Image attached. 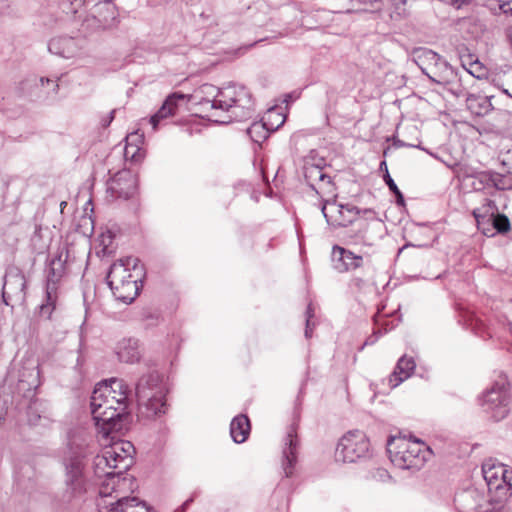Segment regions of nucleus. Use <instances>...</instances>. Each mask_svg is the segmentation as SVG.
I'll use <instances>...</instances> for the list:
<instances>
[{"instance_id": "1", "label": "nucleus", "mask_w": 512, "mask_h": 512, "mask_svg": "<svg viewBox=\"0 0 512 512\" xmlns=\"http://www.w3.org/2000/svg\"><path fill=\"white\" fill-rule=\"evenodd\" d=\"M203 89L205 92L216 90L212 85H204ZM199 104L211 109V117H216L219 110L227 113L224 119H214L215 122L222 124L250 119L255 112V104L250 91L245 86L235 83L217 89V94L213 99H203Z\"/></svg>"}, {"instance_id": "2", "label": "nucleus", "mask_w": 512, "mask_h": 512, "mask_svg": "<svg viewBox=\"0 0 512 512\" xmlns=\"http://www.w3.org/2000/svg\"><path fill=\"white\" fill-rule=\"evenodd\" d=\"M106 383H98L91 395L90 408L95 425L109 435L113 431H121L129 420L128 407L110 396Z\"/></svg>"}, {"instance_id": "3", "label": "nucleus", "mask_w": 512, "mask_h": 512, "mask_svg": "<svg viewBox=\"0 0 512 512\" xmlns=\"http://www.w3.org/2000/svg\"><path fill=\"white\" fill-rule=\"evenodd\" d=\"M144 277L145 270L140 260L129 256L114 262L106 279L115 298L130 304L138 296Z\"/></svg>"}, {"instance_id": "4", "label": "nucleus", "mask_w": 512, "mask_h": 512, "mask_svg": "<svg viewBox=\"0 0 512 512\" xmlns=\"http://www.w3.org/2000/svg\"><path fill=\"white\" fill-rule=\"evenodd\" d=\"M167 388L163 376L157 371L144 374L135 385V397L138 404V416L154 419L165 414Z\"/></svg>"}, {"instance_id": "5", "label": "nucleus", "mask_w": 512, "mask_h": 512, "mask_svg": "<svg viewBox=\"0 0 512 512\" xmlns=\"http://www.w3.org/2000/svg\"><path fill=\"white\" fill-rule=\"evenodd\" d=\"M387 452L394 466L406 470H420L431 457L432 451L419 439L407 440L391 436L387 440Z\"/></svg>"}, {"instance_id": "6", "label": "nucleus", "mask_w": 512, "mask_h": 512, "mask_svg": "<svg viewBox=\"0 0 512 512\" xmlns=\"http://www.w3.org/2000/svg\"><path fill=\"white\" fill-rule=\"evenodd\" d=\"M70 262V251L66 245L59 246L48 259L46 268V302L40 306V314L50 318L56 307L58 288L67 274Z\"/></svg>"}, {"instance_id": "7", "label": "nucleus", "mask_w": 512, "mask_h": 512, "mask_svg": "<svg viewBox=\"0 0 512 512\" xmlns=\"http://www.w3.org/2000/svg\"><path fill=\"white\" fill-rule=\"evenodd\" d=\"M483 411L493 420L504 419L510 411V383L505 374L500 373L479 398Z\"/></svg>"}, {"instance_id": "8", "label": "nucleus", "mask_w": 512, "mask_h": 512, "mask_svg": "<svg viewBox=\"0 0 512 512\" xmlns=\"http://www.w3.org/2000/svg\"><path fill=\"white\" fill-rule=\"evenodd\" d=\"M482 474L491 501L501 503L512 495V469L508 466L495 458H488L482 463Z\"/></svg>"}, {"instance_id": "9", "label": "nucleus", "mask_w": 512, "mask_h": 512, "mask_svg": "<svg viewBox=\"0 0 512 512\" xmlns=\"http://www.w3.org/2000/svg\"><path fill=\"white\" fill-rule=\"evenodd\" d=\"M371 456L369 439L363 431L353 430L346 433L339 441L335 458L344 463H354Z\"/></svg>"}, {"instance_id": "10", "label": "nucleus", "mask_w": 512, "mask_h": 512, "mask_svg": "<svg viewBox=\"0 0 512 512\" xmlns=\"http://www.w3.org/2000/svg\"><path fill=\"white\" fill-rule=\"evenodd\" d=\"M26 298V278L23 271L14 265L7 267L3 277L2 302L7 306L22 303Z\"/></svg>"}, {"instance_id": "11", "label": "nucleus", "mask_w": 512, "mask_h": 512, "mask_svg": "<svg viewBox=\"0 0 512 512\" xmlns=\"http://www.w3.org/2000/svg\"><path fill=\"white\" fill-rule=\"evenodd\" d=\"M114 458L111 456L105 448L102 453L97 455L93 461V468L95 476L98 478L105 477L106 482L102 484L99 490V495L106 497L110 495L109 489L115 490L116 485L120 484V481H125V478H121L124 471H120L113 467Z\"/></svg>"}, {"instance_id": "12", "label": "nucleus", "mask_w": 512, "mask_h": 512, "mask_svg": "<svg viewBox=\"0 0 512 512\" xmlns=\"http://www.w3.org/2000/svg\"><path fill=\"white\" fill-rule=\"evenodd\" d=\"M454 505L457 512H488L485 494L473 487L456 493Z\"/></svg>"}, {"instance_id": "13", "label": "nucleus", "mask_w": 512, "mask_h": 512, "mask_svg": "<svg viewBox=\"0 0 512 512\" xmlns=\"http://www.w3.org/2000/svg\"><path fill=\"white\" fill-rule=\"evenodd\" d=\"M332 267L339 273H347L364 267V259L352 251L334 245L331 252Z\"/></svg>"}, {"instance_id": "14", "label": "nucleus", "mask_w": 512, "mask_h": 512, "mask_svg": "<svg viewBox=\"0 0 512 512\" xmlns=\"http://www.w3.org/2000/svg\"><path fill=\"white\" fill-rule=\"evenodd\" d=\"M136 192V178L130 171H121L108 182L107 193L113 198L127 200Z\"/></svg>"}, {"instance_id": "15", "label": "nucleus", "mask_w": 512, "mask_h": 512, "mask_svg": "<svg viewBox=\"0 0 512 512\" xmlns=\"http://www.w3.org/2000/svg\"><path fill=\"white\" fill-rule=\"evenodd\" d=\"M299 449V440L297 437L296 427L290 426L283 440L282 448V468L286 477H291L294 473L297 463V455Z\"/></svg>"}, {"instance_id": "16", "label": "nucleus", "mask_w": 512, "mask_h": 512, "mask_svg": "<svg viewBox=\"0 0 512 512\" xmlns=\"http://www.w3.org/2000/svg\"><path fill=\"white\" fill-rule=\"evenodd\" d=\"M325 166L324 159H319L315 162L313 158L309 157L305 159L303 166V174L307 184L319 194L318 189L315 187L317 182L332 184L331 177L323 172Z\"/></svg>"}, {"instance_id": "17", "label": "nucleus", "mask_w": 512, "mask_h": 512, "mask_svg": "<svg viewBox=\"0 0 512 512\" xmlns=\"http://www.w3.org/2000/svg\"><path fill=\"white\" fill-rule=\"evenodd\" d=\"M81 40L70 36H59L52 38L48 43V50L63 58L76 56L81 49Z\"/></svg>"}, {"instance_id": "18", "label": "nucleus", "mask_w": 512, "mask_h": 512, "mask_svg": "<svg viewBox=\"0 0 512 512\" xmlns=\"http://www.w3.org/2000/svg\"><path fill=\"white\" fill-rule=\"evenodd\" d=\"M274 115L280 118V122L277 125L269 124L265 120L255 121L250 125V127L247 129V134L253 142L258 144L262 143L268 138L271 132L277 130L280 126L283 125L285 121L284 117L276 113L275 110H269L267 113V118L270 119Z\"/></svg>"}, {"instance_id": "19", "label": "nucleus", "mask_w": 512, "mask_h": 512, "mask_svg": "<svg viewBox=\"0 0 512 512\" xmlns=\"http://www.w3.org/2000/svg\"><path fill=\"white\" fill-rule=\"evenodd\" d=\"M105 449L114 458L113 467L120 471H126L132 464V452L134 447L129 441L115 442Z\"/></svg>"}, {"instance_id": "20", "label": "nucleus", "mask_w": 512, "mask_h": 512, "mask_svg": "<svg viewBox=\"0 0 512 512\" xmlns=\"http://www.w3.org/2000/svg\"><path fill=\"white\" fill-rule=\"evenodd\" d=\"M116 354L121 362H138L141 357L138 340L133 338L122 339L116 346Z\"/></svg>"}, {"instance_id": "21", "label": "nucleus", "mask_w": 512, "mask_h": 512, "mask_svg": "<svg viewBox=\"0 0 512 512\" xmlns=\"http://www.w3.org/2000/svg\"><path fill=\"white\" fill-rule=\"evenodd\" d=\"M184 95L180 93H173L169 95L160 109L150 118V124L153 127V130H156L160 121L166 119L170 116H173L177 110V102L178 100H183Z\"/></svg>"}, {"instance_id": "22", "label": "nucleus", "mask_w": 512, "mask_h": 512, "mask_svg": "<svg viewBox=\"0 0 512 512\" xmlns=\"http://www.w3.org/2000/svg\"><path fill=\"white\" fill-rule=\"evenodd\" d=\"M416 367V363L413 357H408L407 355H403L397 362L394 371L391 373L389 377V382L392 387H397L404 380L409 378L414 369Z\"/></svg>"}, {"instance_id": "23", "label": "nucleus", "mask_w": 512, "mask_h": 512, "mask_svg": "<svg viewBox=\"0 0 512 512\" xmlns=\"http://www.w3.org/2000/svg\"><path fill=\"white\" fill-rule=\"evenodd\" d=\"M466 110L475 116H484L492 109V104L487 96L462 94Z\"/></svg>"}, {"instance_id": "24", "label": "nucleus", "mask_w": 512, "mask_h": 512, "mask_svg": "<svg viewBox=\"0 0 512 512\" xmlns=\"http://www.w3.org/2000/svg\"><path fill=\"white\" fill-rule=\"evenodd\" d=\"M250 421L244 414L235 416L230 424V435L235 443H243L250 433Z\"/></svg>"}, {"instance_id": "25", "label": "nucleus", "mask_w": 512, "mask_h": 512, "mask_svg": "<svg viewBox=\"0 0 512 512\" xmlns=\"http://www.w3.org/2000/svg\"><path fill=\"white\" fill-rule=\"evenodd\" d=\"M108 512H150L145 503L136 497H122L114 503H110Z\"/></svg>"}, {"instance_id": "26", "label": "nucleus", "mask_w": 512, "mask_h": 512, "mask_svg": "<svg viewBox=\"0 0 512 512\" xmlns=\"http://www.w3.org/2000/svg\"><path fill=\"white\" fill-rule=\"evenodd\" d=\"M99 26L106 29L117 23V12L115 6L109 2H102L96 5V15Z\"/></svg>"}, {"instance_id": "27", "label": "nucleus", "mask_w": 512, "mask_h": 512, "mask_svg": "<svg viewBox=\"0 0 512 512\" xmlns=\"http://www.w3.org/2000/svg\"><path fill=\"white\" fill-rule=\"evenodd\" d=\"M101 383H106L107 388L111 390L110 396H117V400L124 402L127 406L129 405L132 397V390L123 379L111 378L109 380H104Z\"/></svg>"}, {"instance_id": "28", "label": "nucleus", "mask_w": 512, "mask_h": 512, "mask_svg": "<svg viewBox=\"0 0 512 512\" xmlns=\"http://www.w3.org/2000/svg\"><path fill=\"white\" fill-rule=\"evenodd\" d=\"M65 480L80 479L84 477V462L80 455H73L64 461Z\"/></svg>"}, {"instance_id": "29", "label": "nucleus", "mask_w": 512, "mask_h": 512, "mask_svg": "<svg viewBox=\"0 0 512 512\" xmlns=\"http://www.w3.org/2000/svg\"><path fill=\"white\" fill-rule=\"evenodd\" d=\"M327 205H330L331 206V211L334 210V212H336V201L335 200H323L322 203H321V212L324 216V218L326 219V222L331 225V226H334V227H347L349 226L350 224L353 223V218H349V219H342V218H339V217H335L333 215V212L331 214H329L327 212Z\"/></svg>"}, {"instance_id": "30", "label": "nucleus", "mask_w": 512, "mask_h": 512, "mask_svg": "<svg viewBox=\"0 0 512 512\" xmlns=\"http://www.w3.org/2000/svg\"><path fill=\"white\" fill-rule=\"evenodd\" d=\"M139 136L137 133L130 134L126 137V145L124 148L125 159H130L133 162H138L144 157V151L140 146L134 144V140H138Z\"/></svg>"}, {"instance_id": "31", "label": "nucleus", "mask_w": 512, "mask_h": 512, "mask_svg": "<svg viewBox=\"0 0 512 512\" xmlns=\"http://www.w3.org/2000/svg\"><path fill=\"white\" fill-rule=\"evenodd\" d=\"M382 10V0H350L347 12H376Z\"/></svg>"}, {"instance_id": "32", "label": "nucleus", "mask_w": 512, "mask_h": 512, "mask_svg": "<svg viewBox=\"0 0 512 512\" xmlns=\"http://www.w3.org/2000/svg\"><path fill=\"white\" fill-rule=\"evenodd\" d=\"M407 0H382V10L386 9L393 20H398L406 15Z\"/></svg>"}, {"instance_id": "33", "label": "nucleus", "mask_w": 512, "mask_h": 512, "mask_svg": "<svg viewBox=\"0 0 512 512\" xmlns=\"http://www.w3.org/2000/svg\"><path fill=\"white\" fill-rule=\"evenodd\" d=\"M413 57H414L415 62L418 64V66L423 71H424V68L422 66L423 64L428 62L430 64L437 65L439 58H440L437 53H435L434 51H432L428 48H424V47L415 48L413 50Z\"/></svg>"}, {"instance_id": "34", "label": "nucleus", "mask_w": 512, "mask_h": 512, "mask_svg": "<svg viewBox=\"0 0 512 512\" xmlns=\"http://www.w3.org/2000/svg\"><path fill=\"white\" fill-rule=\"evenodd\" d=\"M66 492L70 494V498H77L86 492L85 478L65 480Z\"/></svg>"}, {"instance_id": "35", "label": "nucleus", "mask_w": 512, "mask_h": 512, "mask_svg": "<svg viewBox=\"0 0 512 512\" xmlns=\"http://www.w3.org/2000/svg\"><path fill=\"white\" fill-rule=\"evenodd\" d=\"M46 412L45 405L39 400H34L28 406L27 415L28 421L32 425H36L38 421L41 419L42 414Z\"/></svg>"}, {"instance_id": "36", "label": "nucleus", "mask_w": 512, "mask_h": 512, "mask_svg": "<svg viewBox=\"0 0 512 512\" xmlns=\"http://www.w3.org/2000/svg\"><path fill=\"white\" fill-rule=\"evenodd\" d=\"M384 182L389 187V190L395 195L396 197V203L399 206L405 205V200L402 192L399 190L398 186L390 176L388 170H386V173L383 176Z\"/></svg>"}, {"instance_id": "37", "label": "nucleus", "mask_w": 512, "mask_h": 512, "mask_svg": "<svg viewBox=\"0 0 512 512\" xmlns=\"http://www.w3.org/2000/svg\"><path fill=\"white\" fill-rule=\"evenodd\" d=\"M489 220H492L493 227L499 233H505L510 229V222L507 216L504 214L494 215L493 213L490 215Z\"/></svg>"}, {"instance_id": "38", "label": "nucleus", "mask_w": 512, "mask_h": 512, "mask_svg": "<svg viewBox=\"0 0 512 512\" xmlns=\"http://www.w3.org/2000/svg\"><path fill=\"white\" fill-rule=\"evenodd\" d=\"M465 325L474 331L475 334L482 336L484 329V323L481 319L475 316L473 313H469L465 316Z\"/></svg>"}, {"instance_id": "39", "label": "nucleus", "mask_w": 512, "mask_h": 512, "mask_svg": "<svg viewBox=\"0 0 512 512\" xmlns=\"http://www.w3.org/2000/svg\"><path fill=\"white\" fill-rule=\"evenodd\" d=\"M84 3L85 0H65L62 3V7L66 13L75 14Z\"/></svg>"}, {"instance_id": "40", "label": "nucleus", "mask_w": 512, "mask_h": 512, "mask_svg": "<svg viewBox=\"0 0 512 512\" xmlns=\"http://www.w3.org/2000/svg\"><path fill=\"white\" fill-rule=\"evenodd\" d=\"M370 477L379 482H386L391 479L389 472L384 468H375L370 472Z\"/></svg>"}, {"instance_id": "41", "label": "nucleus", "mask_w": 512, "mask_h": 512, "mask_svg": "<svg viewBox=\"0 0 512 512\" xmlns=\"http://www.w3.org/2000/svg\"><path fill=\"white\" fill-rule=\"evenodd\" d=\"M343 210H345V212H347L349 214L348 216H353L354 218H355L356 215H358L360 213V209L358 207H356V206L349 205V204L337 205L336 212L338 214H342Z\"/></svg>"}, {"instance_id": "42", "label": "nucleus", "mask_w": 512, "mask_h": 512, "mask_svg": "<svg viewBox=\"0 0 512 512\" xmlns=\"http://www.w3.org/2000/svg\"><path fill=\"white\" fill-rule=\"evenodd\" d=\"M499 9L503 14L512 16V0L499 4Z\"/></svg>"}, {"instance_id": "43", "label": "nucleus", "mask_w": 512, "mask_h": 512, "mask_svg": "<svg viewBox=\"0 0 512 512\" xmlns=\"http://www.w3.org/2000/svg\"><path fill=\"white\" fill-rule=\"evenodd\" d=\"M314 323H312L309 319H306V326H305V337L307 339L312 337Z\"/></svg>"}, {"instance_id": "44", "label": "nucleus", "mask_w": 512, "mask_h": 512, "mask_svg": "<svg viewBox=\"0 0 512 512\" xmlns=\"http://www.w3.org/2000/svg\"><path fill=\"white\" fill-rule=\"evenodd\" d=\"M470 0H450V5L455 6L457 9L463 7L464 5H468Z\"/></svg>"}, {"instance_id": "45", "label": "nucleus", "mask_w": 512, "mask_h": 512, "mask_svg": "<svg viewBox=\"0 0 512 512\" xmlns=\"http://www.w3.org/2000/svg\"><path fill=\"white\" fill-rule=\"evenodd\" d=\"M40 82H41L42 85H44L45 83L49 84L50 82H52L53 83V92L54 93L58 92L59 85L57 83H54L53 80H51L49 78L41 77L40 78Z\"/></svg>"}, {"instance_id": "46", "label": "nucleus", "mask_w": 512, "mask_h": 512, "mask_svg": "<svg viewBox=\"0 0 512 512\" xmlns=\"http://www.w3.org/2000/svg\"><path fill=\"white\" fill-rule=\"evenodd\" d=\"M115 112H116V110H112V111L109 113V115H108L107 119H104V120H103V126H104V127L109 126V125H110V123L113 121V119H114V115H115Z\"/></svg>"}, {"instance_id": "47", "label": "nucleus", "mask_w": 512, "mask_h": 512, "mask_svg": "<svg viewBox=\"0 0 512 512\" xmlns=\"http://www.w3.org/2000/svg\"><path fill=\"white\" fill-rule=\"evenodd\" d=\"M163 0H146V5L150 8H156L162 4Z\"/></svg>"}, {"instance_id": "48", "label": "nucleus", "mask_w": 512, "mask_h": 512, "mask_svg": "<svg viewBox=\"0 0 512 512\" xmlns=\"http://www.w3.org/2000/svg\"><path fill=\"white\" fill-rule=\"evenodd\" d=\"M378 339V336L376 335V333H374L373 335L369 336L366 341L364 342V345H373Z\"/></svg>"}, {"instance_id": "49", "label": "nucleus", "mask_w": 512, "mask_h": 512, "mask_svg": "<svg viewBox=\"0 0 512 512\" xmlns=\"http://www.w3.org/2000/svg\"><path fill=\"white\" fill-rule=\"evenodd\" d=\"M314 316V310L312 308V305L309 304L307 306V309H306V319H309L311 321V319L313 318Z\"/></svg>"}, {"instance_id": "50", "label": "nucleus", "mask_w": 512, "mask_h": 512, "mask_svg": "<svg viewBox=\"0 0 512 512\" xmlns=\"http://www.w3.org/2000/svg\"><path fill=\"white\" fill-rule=\"evenodd\" d=\"M333 212V215L335 217H339V218H342V219H349V218H353V222L355 221V218L353 216H346L345 215V210H343V213L342 214H338L337 212H334V210L332 211Z\"/></svg>"}, {"instance_id": "51", "label": "nucleus", "mask_w": 512, "mask_h": 512, "mask_svg": "<svg viewBox=\"0 0 512 512\" xmlns=\"http://www.w3.org/2000/svg\"><path fill=\"white\" fill-rule=\"evenodd\" d=\"M33 372L35 373V378H36V381H35V387H37L39 385V381H38V378H39V375H40V370L38 367H35L33 369Z\"/></svg>"}, {"instance_id": "52", "label": "nucleus", "mask_w": 512, "mask_h": 512, "mask_svg": "<svg viewBox=\"0 0 512 512\" xmlns=\"http://www.w3.org/2000/svg\"><path fill=\"white\" fill-rule=\"evenodd\" d=\"M192 501H193V499H192V498H190V499L186 500V501L182 504V506H181V508H180V509H181V512H184V511L186 510V508L188 507V505H189Z\"/></svg>"}, {"instance_id": "53", "label": "nucleus", "mask_w": 512, "mask_h": 512, "mask_svg": "<svg viewBox=\"0 0 512 512\" xmlns=\"http://www.w3.org/2000/svg\"><path fill=\"white\" fill-rule=\"evenodd\" d=\"M272 5L279 6L286 3L287 0H269Z\"/></svg>"}, {"instance_id": "54", "label": "nucleus", "mask_w": 512, "mask_h": 512, "mask_svg": "<svg viewBox=\"0 0 512 512\" xmlns=\"http://www.w3.org/2000/svg\"><path fill=\"white\" fill-rule=\"evenodd\" d=\"M353 282L355 283V285H356L357 287H361V286L363 285V283H364V280H363V279H361V278H354V279H353Z\"/></svg>"}, {"instance_id": "55", "label": "nucleus", "mask_w": 512, "mask_h": 512, "mask_svg": "<svg viewBox=\"0 0 512 512\" xmlns=\"http://www.w3.org/2000/svg\"><path fill=\"white\" fill-rule=\"evenodd\" d=\"M394 145L397 146V147L406 146V144L403 141L399 140V139L394 141Z\"/></svg>"}, {"instance_id": "56", "label": "nucleus", "mask_w": 512, "mask_h": 512, "mask_svg": "<svg viewBox=\"0 0 512 512\" xmlns=\"http://www.w3.org/2000/svg\"><path fill=\"white\" fill-rule=\"evenodd\" d=\"M473 214H474V217H475V219H476V221H477V223H478V225H479V224L481 223V222H480V215L477 213V211H476V210L473 212Z\"/></svg>"}, {"instance_id": "57", "label": "nucleus", "mask_w": 512, "mask_h": 512, "mask_svg": "<svg viewBox=\"0 0 512 512\" xmlns=\"http://www.w3.org/2000/svg\"><path fill=\"white\" fill-rule=\"evenodd\" d=\"M380 169H381V170L385 169V171H386V170H388V169H387V165H386V162H385V161H382V162L380 163Z\"/></svg>"}, {"instance_id": "58", "label": "nucleus", "mask_w": 512, "mask_h": 512, "mask_svg": "<svg viewBox=\"0 0 512 512\" xmlns=\"http://www.w3.org/2000/svg\"><path fill=\"white\" fill-rule=\"evenodd\" d=\"M427 152H428L431 156H433L434 158H436V159H438V160H440V161L444 162V160H442L440 157H438V155H435V154H433V153H431V152H429V151H427Z\"/></svg>"}, {"instance_id": "59", "label": "nucleus", "mask_w": 512, "mask_h": 512, "mask_svg": "<svg viewBox=\"0 0 512 512\" xmlns=\"http://www.w3.org/2000/svg\"><path fill=\"white\" fill-rule=\"evenodd\" d=\"M450 92H452L453 94H455L456 98H458V99L460 98V94H458V93L454 92L452 88H450Z\"/></svg>"}, {"instance_id": "60", "label": "nucleus", "mask_w": 512, "mask_h": 512, "mask_svg": "<svg viewBox=\"0 0 512 512\" xmlns=\"http://www.w3.org/2000/svg\"><path fill=\"white\" fill-rule=\"evenodd\" d=\"M66 205V202H61V208H63Z\"/></svg>"}]
</instances>
